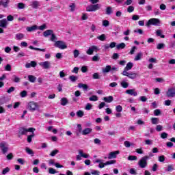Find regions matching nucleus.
Instances as JSON below:
<instances>
[{"label": "nucleus", "instance_id": "nucleus-59", "mask_svg": "<svg viewBox=\"0 0 175 175\" xmlns=\"http://www.w3.org/2000/svg\"><path fill=\"white\" fill-rule=\"evenodd\" d=\"M69 79H70V81H72L74 83L75 81H76V80H77V77H76L75 75H71L69 77Z\"/></svg>", "mask_w": 175, "mask_h": 175}, {"label": "nucleus", "instance_id": "nucleus-18", "mask_svg": "<svg viewBox=\"0 0 175 175\" xmlns=\"http://www.w3.org/2000/svg\"><path fill=\"white\" fill-rule=\"evenodd\" d=\"M115 163H117V161L116 160H109L108 161H106L105 164H103V166L101 167H105V166H107L109 165H115Z\"/></svg>", "mask_w": 175, "mask_h": 175}, {"label": "nucleus", "instance_id": "nucleus-6", "mask_svg": "<svg viewBox=\"0 0 175 175\" xmlns=\"http://www.w3.org/2000/svg\"><path fill=\"white\" fill-rule=\"evenodd\" d=\"M54 46L60 50H65V49H68V45H66V43L62 40L56 41Z\"/></svg>", "mask_w": 175, "mask_h": 175}, {"label": "nucleus", "instance_id": "nucleus-21", "mask_svg": "<svg viewBox=\"0 0 175 175\" xmlns=\"http://www.w3.org/2000/svg\"><path fill=\"white\" fill-rule=\"evenodd\" d=\"M78 152L82 158H90V154L84 153V151L83 150H79Z\"/></svg>", "mask_w": 175, "mask_h": 175}, {"label": "nucleus", "instance_id": "nucleus-55", "mask_svg": "<svg viewBox=\"0 0 175 175\" xmlns=\"http://www.w3.org/2000/svg\"><path fill=\"white\" fill-rule=\"evenodd\" d=\"M134 10H135V7L132 5L129 6V8H127L128 13H132V12H133Z\"/></svg>", "mask_w": 175, "mask_h": 175}, {"label": "nucleus", "instance_id": "nucleus-14", "mask_svg": "<svg viewBox=\"0 0 175 175\" xmlns=\"http://www.w3.org/2000/svg\"><path fill=\"white\" fill-rule=\"evenodd\" d=\"M167 96L168 98H174L175 96V88H170L167 92Z\"/></svg>", "mask_w": 175, "mask_h": 175}, {"label": "nucleus", "instance_id": "nucleus-52", "mask_svg": "<svg viewBox=\"0 0 175 175\" xmlns=\"http://www.w3.org/2000/svg\"><path fill=\"white\" fill-rule=\"evenodd\" d=\"M33 136H35V133L33 132H32V135H29L27 137V142H28V143H31V142H32V137H33Z\"/></svg>", "mask_w": 175, "mask_h": 175}, {"label": "nucleus", "instance_id": "nucleus-12", "mask_svg": "<svg viewBox=\"0 0 175 175\" xmlns=\"http://www.w3.org/2000/svg\"><path fill=\"white\" fill-rule=\"evenodd\" d=\"M0 148L2 150L3 154H6L8 152L9 148L8 147V145L5 143L2 142L0 144Z\"/></svg>", "mask_w": 175, "mask_h": 175}, {"label": "nucleus", "instance_id": "nucleus-47", "mask_svg": "<svg viewBox=\"0 0 175 175\" xmlns=\"http://www.w3.org/2000/svg\"><path fill=\"white\" fill-rule=\"evenodd\" d=\"M165 47V44L159 43L157 44V50H162Z\"/></svg>", "mask_w": 175, "mask_h": 175}, {"label": "nucleus", "instance_id": "nucleus-53", "mask_svg": "<svg viewBox=\"0 0 175 175\" xmlns=\"http://www.w3.org/2000/svg\"><path fill=\"white\" fill-rule=\"evenodd\" d=\"M81 70L83 73H85V72H88V67H87L86 66H83L81 67Z\"/></svg>", "mask_w": 175, "mask_h": 175}, {"label": "nucleus", "instance_id": "nucleus-43", "mask_svg": "<svg viewBox=\"0 0 175 175\" xmlns=\"http://www.w3.org/2000/svg\"><path fill=\"white\" fill-rule=\"evenodd\" d=\"M9 172H10V168H9L8 167H6L5 168H4L2 171V174L5 175V174H8V173H9Z\"/></svg>", "mask_w": 175, "mask_h": 175}, {"label": "nucleus", "instance_id": "nucleus-3", "mask_svg": "<svg viewBox=\"0 0 175 175\" xmlns=\"http://www.w3.org/2000/svg\"><path fill=\"white\" fill-rule=\"evenodd\" d=\"M150 25H154L155 27H159V25H161V20L157 18H152L149 19L146 23V27H150Z\"/></svg>", "mask_w": 175, "mask_h": 175}, {"label": "nucleus", "instance_id": "nucleus-2", "mask_svg": "<svg viewBox=\"0 0 175 175\" xmlns=\"http://www.w3.org/2000/svg\"><path fill=\"white\" fill-rule=\"evenodd\" d=\"M39 104L35 101H30L27 104V109L30 111H36L40 109Z\"/></svg>", "mask_w": 175, "mask_h": 175}, {"label": "nucleus", "instance_id": "nucleus-34", "mask_svg": "<svg viewBox=\"0 0 175 175\" xmlns=\"http://www.w3.org/2000/svg\"><path fill=\"white\" fill-rule=\"evenodd\" d=\"M120 85L122 87V88H128V87H129V83H128L126 81H122L120 83Z\"/></svg>", "mask_w": 175, "mask_h": 175}, {"label": "nucleus", "instance_id": "nucleus-50", "mask_svg": "<svg viewBox=\"0 0 175 175\" xmlns=\"http://www.w3.org/2000/svg\"><path fill=\"white\" fill-rule=\"evenodd\" d=\"M116 110L117 113H121V111H122V106L117 105L116 107Z\"/></svg>", "mask_w": 175, "mask_h": 175}, {"label": "nucleus", "instance_id": "nucleus-24", "mask_svg": "<svg viewBox=\"0 0 175 175\" xmlns=\"http://www.w3.org/2000/svg\"><path fill=\"white\" fill-rule=\"evenodd\" d=\"M113 98L112 96H109L103 98V100L105 102H107V103H111V102H113Z\"/></svg>", "mask_w": 175, "mask_h": 175}, {"label": "nucleus", "instance_id": "nucleus-9", "mask_svg": "<svg viewBox=\"0 0 175 175\" xmlns=\"http://www.w3.org/2000/svg\"><path fill=\"white\" fill-rule=\"evenodd\" d=\"M100 9V4L90 5L86 8V12H96Z\"/></svg>", "mask_w": 175, "mask_h": 175}, {"label": "nucleus", "instance_id": "nucleus-16", "mask_svg": "<svg viewBox=\"0 0 175 175\" xmlns=\"http://www.w3.org/2000/svg\"><path fill=\"white\" fill-rule=\"evenodd\" d=\"M53 33H54V31L51 29H48L43 32V36L44 38H47L48 36H51Z\"/></svg>", "mask_w": 175, "mask_h": 175}, {"label": "nucleus", "instance_id": "nucleus-48", "mask_svg": "<svg viewBox=\"0 0 175 175\" xmlns=\"http://www.w3.org/2000/svg\"><path fill=\"white\" fill-rule=\"evenodd\" d=\"M18 9H24L25 8V4L24 3H18L17 4Z\"/></svg>", "mask_w": 175, "mask_h": 175}, {"label": "nucleus", "instance_id": "nucleus-49", "mask_svg": "<svg viewBox=\"0 0 175 175\" xmlns=\"http://www.w3.org/2000/svg\"><path fill=\"white\" fill-rule=\"evenodd\" d=\"M25 151L27 153H28L29 155H33V151L29 148H26Z\"/></svg>", "mask_w": 175, "mask_h": 175}, {"label": "nucleus", "instance_id": "nucleus-13", "mask_svg": "<svg viewBox=\"0 0 175 175\" xmlns=\"http://www.w3.org/2000/svg\"><path fill=\"white\" fill-rule=\"evenodd\" d=\"M126 94L128 95H131V96H137V92L135 89H130L126 90Z\"/></svg>", "mask_w": 175, "mask_h": 175}, {"label": "nucleus", "instance_id": "nucleus-57", "mask_svg": "<svg viewBox=\"0 0 175 175\" xmlns=\"http://www.w3.org/2000/svg\"><path fill=\"white\" fill-rule=\"evenodd\" d=\"M58 152H59V150L55 149L51 152L50 155H51V157H55V155H57V154H58Z\"/></svg>", "mask_w": 175, "mask_h": 175}, {"label": "nucleus", "instance_id": "nucleus-62", "mask_svg": "<svg viewBox=\"0 0 175 175\" xmlns=\"http://www.w3.org/2000/svg\"><path fill=\"white\" fill-rule=\"evenodd\" d=\"M49 172L50 174H55V173H58V172L55 171L53 168L49 167Z\"/></svg>", "mask_w": 175, "mask_h": 175}, {"label": "nucleus", "instance_id": "nucleus-39", "mask_svg": "<svg viewBox=\"0 0 175 175\" xmlns=\"http://www.w3.org/2000/svg\"><path fill=\"white\" fill-rule=\"evenodd\" d=\"M74 58H77L80 55V51L75 49L73 51Z\"/></svg>", "mask_w": 175, "mask_h": 175}, {"label": "nucleus", "instance_id": "nucleus-22", "mask_svg": "<svg viewBox=\"0 0 175 175\" xmlns=\"http://www.w3.org/2000/svg\"><path fill=\"white\" fill-rule=\"evenodd\" d=\"M8 26V21L6 19H3L0 21V27L1 28H6Z\"/></svg>", "mask_w": 175, "mask_h": 175}, {"label": "nucleus", "instance_id": "nucleus-31", "mask_svg": "<svg viewBox=\"0 0 175 175\" xmlns=\"http://www.w3.org/2000/svg\"><path fill=\"white\" fill-rule=\"evenodd\" d=\"M38 29H39L40 31H44V29H47V25L46 23H44L40 26H38Z\"/></svg>", "mask_w": 175, "mask_h": 175}, {"label": "nucleus", "instance_id": "nucleus-42", "mask_svg": "<svg viewBox=\"0 0 175 175\" xmlns=\"http://www.w3.org/2000/svg\"><path fill=\"white\" fill-rule=\"evenodd\" d=\"M103 24V27H109V25H110V22H109V21L107 20H103L102 22Z\"/></svg>", "mask_w": 175, "mask_h": 175}, {"label": "nucleus", "instance_id": "nucleus-35", "mask_svg": "<svg viewBox=\"0 0 175 175\" xmlns=\"http://www.w3.org/2000/svg\"><path fill=\"white\" fill-rule=\"evenodd\" d=\"M151 122L153 124H157L159 123V118H151Z\"/></svg>", "mask_w": 175, "mask_h": 175}, {"label": "nucleus", "instance_id": "nucleus-60", "mask_svg": "<svg viewBox=\"0 0 175 175\" xmlns=\"http://www.w3.org/2000/svg\"><path fill=\"white\" fill-rule=\"evenodd\" d=\"M77 117L81 118V117H83V116H84V112L81 110H79L77 112Z\"/></svg>", "mask_w": 175, "mask_h": 175}, {"label": "nucleus", "instance_id": "nucleus-19", "mask_svg": "<svg viewBox=\"0 0 175 175\" xmlns=\"http://www.w3.org/2000/svg\"><path fill=\"white\" fill-rule=\"evenodd\" d=\"M25 36L24 35V33H18L15 35V39L16 40H23V39H24V37Z\"/></svg>", "mask_w": 175, "mask_h": 175}, {"label": "nucleus", "instance_id": "nucleus-8", "mask_svg": "<svg viewBox=\"0 0 175 175\" xmlns=\"http://www.w3.org/2000/svg\"><path fill=\"white\" fill-rule=\"evenodd\" d=\"M98 51H99V48L96 45H92L88 48L86 51V54H88V55H92L94 52L98 53Z\"/></svg>", "mask_w": 175, "mask_h": 175}, {"label": "nucleus", "instance_id": "nucleus-56", "mask_svg": "<svg viewBox=\"0 0 175 175\" xmlns=\"http://www.w3.org/2000/svg\"><path fill=\"white\" fill-rule=\"evenodd\" d=\"M163 129V126H162V125H161V124H159L156 126V131L157 132H161V131H162Z\"/></svg>", "mask_w": 175, "mask_h": 175}, {"label": "nucleus", "instance_id": "nucleus-45", "mask_svg": "<svg viewBox=\"0 0 175 175\" xmlns=\"http://www.w3.org/2000/svg\"><path fill=\"white\" fill-rule=\"evenodd\" d=\"M51 42H57L55 40H57V36H55V34H54V33L51 36V38H50Z\"/></svg>", "mask_w": 175, "mask_h": 175}, {"label": "nucleus", "instance_id": "nucleus-40", "mask_svg": "<svg viewBox=\"0 0 175 175\" xmlns=\"http://www.w3.org/2000/svg\"><path fill=\"white\" fill-rule=\"evenodd\" d=\"M89 100H90V102H96V100H98V96H92L89 98Z\"/></svg>", "mask_w": 175, "mask_h": 175}, {"label": "nucleus", "instance_id": "nucleus-26", "mask_svg": "<svg viewBox=\"0 0 175 175\" xmlns=\"http://www.w3.org/2000/svg\"><path fill=\"white\" fill-rule=\"evenodd\" d=\"M10 2V0H1V3L4 8H8V6H9Z\"/></svg>", "mask_w": 175, "mask_h": 175}, {"label": "nucleus", "instance_id": "nucleus-36", "mask_svg": "<svg viewBox=\"0 0 175 175\" xmlns=\"http://www.w3.org/2000/svg\"><path fill=\"white\" fill-rule=\"evenodd\" d=\"M97 39H98V40H100L101 42H105V40H106V35L101 34L100 36L97 37Z\"/></svg>", "mask_w": 175, "mask_h": 175}, {"label": "nucleus", "instance_id": "nucleus-38", "mask_svg": "<svg viewBox=\"0 0 175 175\" xmlns=\"http://www.w3.org/2000/svg\"><path fill=\"white\" fill-rule=\"evenodd\" d=\"M124 145L125 147H126V148H129L131 146H133V143H131L129 141H125L124 142Z\"/></svg>", "mask_w": 175, "mask_h": 175}, {"label": "nucleus", "instance_id": "nucleus-27", "mask_svg": "<svg viewBox=\"0 0 175 175\" xmlns=\"http://www.w3.org/2000/svg\"><path fill=\"white\" fill-rule=\"evenodd\" d=\"M156 35L157 36H160L162 39H165V35L162 34V30L161 29H157L156 31Z\"/></svg>", "mask_w": 175, "mask_h": 175}, {"label": "nucleus", "instance_id": "nucleus-37", "mask_svg": "<svg viewBox=\"0 0 175 175\" xmlns=\"http://www.w3.org/2000/svg\"><path fill=\"white\" fill-rule=\"evenodd\" d=\"M116 49L118 50H120L121 49H125V43L122 42L120 44H118V45H116Z\"/></svg>", "mask_w": 175, "mask_h": 175}, {"label": "nucleus", "instance_id": "nucleus-28", "mask_svg": "<svg viewBox=\"0 0 175 175\" xmlns=\"http://www.w3.org/2000/svg\"><path fill=\"white\" fill-rule=\"evenodd\" d=\"M78 87L79 88H83V90H84L85 91L88 90V85L87 84L79 83Z\"/></svg>", "mask_w": 175, "mask_h": 175}, {"label": "nucleus", "instance_id": "nucleus-29", "mask_svg": "<svg viewBox=\"0 0 175 175\" xmlns=\"http://www.w3.org/2000/svg\"><path fill=\"white\" fill-rule=\"evenodd\" d=\"M62 106H66L68 105V98L64 97L60 100Z\"/></svg>", "mask_w": 175, "mask_h": 175}, {"label": "nucleus", "instance_id": "nucleus-20", "mask_svg": "<svg viewBox=\"0 0 175 175\" xmlns=\"http://www.w3.org/2000/svg\"><path fill=\"white\" fill-rule=\"evenodd\" d=\"M94 163H99V164H98V167H99L100 169H103V167H101V166H103V165H105V163H103V160H102V159H97L94 161Z\"/></svg>", "mask_w": 175, "mask_h": 175}, {"label": "nucleus", "instance_id": "nucleus-44", "mask_svg": "<svg viewBox=\"0 0 175 175\" xmlns=\"http://www.w3.org/2000/svg\"><path fill=\"white\" fill-rule=\"evenodd\" d=\"M174 170V167H173V165H169L165 170V172H173Z\"/></svg>", "mask_w": 175, "mask_h": 175}, {"label": "nucleus", "instance_id": "nucleus-51", "mask_svg": "<svg viewBox=\"0 0 175 175\" xmlns=\"http://www.w3.org/2000/svg\"><path fill=\"white\" fill-rule=\"evenodd\" d=\"M128 160H129V161H137V157H136V156H132V155L129 156Z\"/></svg>", "mask_w": 175, "mask_h": 175}, {"label": "nucleus", "instance_id": "nucleus-30", "mask_svg": "<svg viewBox=\"0 0 175 175\" xmlns=\"http://www.w3.org/2000/svg\"><path fill=\"white\" fill-rule=\"evenodd\" d=\"M12 80V81H14V83H20L21 79H20V77H18L16 75H13Z\"/></svg>", "mask_w": 175, "mask_h": 175}, {"label": "nucleus", "instance_id": "nucleus-63", "mask_svg": "<svg viewBox=\"0 0 175 175\" xmlns=\"http://www.w3.org/2000/svg\"><path fill=\"white\" fill-rule=\"evenodd\" d=\"M154 115L156 116H160L161 115V109H155L154 111Z\"/></svg>", "mask_w": 175, "mask_h": 175}, {"label": "nucleus", "instance_id": "nucleus-64", "mask_svg": "<svg viewBox=\"0 0 175 175\" xmlns=\"http://www.w3.org/2000/svg\"><path fill=\"white\" fill-rule=\"evenodd\" d=\"M93 79H94L95 80H97L99 79V73L96 72L93 74Z\"/></svg>", "mask_w": 175, "mask_h": 175}, {"label": "nucleus", "instance_id": "nucleus-10", "mask_svg": "<svg viewBox=\"0 0 175 175\" xmlns=\"http://www.w3.org/2000/svg\"><path fill=\"white\" fill-rule=\"evenodd\" d=\"M120 154L119 150L111 152L109 153L107 159H116L117 158V156Z\"/></svg>", "mask_w": 175, "mask_h": 175}, {"label": "nucleus", "instance_id": "nucleus-58", "mask_svg": "<svg viewBox=\"0 0 175 175\" xmlns=\"http://www.w3.org/2000/svg\"><path fill=\"white\" fill-rule=\"evenodd\" d=\"M92 109V105L91 103L86 104L85 107V110H91Z\"/></svg>", "mask_w": 175, "mask_h": 175}, {"label": "nucleus", "instance_id": "nucleus-54", "mask_svg": "<svg viewBox=\"0 0 175 175\" xmlns=\"http://www.w3.org/2000/svg\"><path fill=\"white\" fill-rule=\"evenodd\" d=\"M135 33H139V35H143L144 31L142 30V29H136L134 30Z\"/></svg>", "mask_w": 175, "mask_h": 175}, {"label": "nucleus", "instance_id": "nucleus-23", "mask_svg": "<svg viewBox=\"0 0 175 175\" xmlns=\"http://www.w3.org/2000/svg\"><path fill=\"white\" fill-rule=\"evenodd\" d=\"M142 58H143V53L139 52V53H137V55H135V57L134 58V61H140V59H142Z\"/></svg>", "mask_w": 175, "mask_h": 175}, {"label": "nucleus", "instance_id": "nucleus-46", "mask_svg": "<svg viewBox=\"0 0 175 175\" xmlns=\"http://www.w3.org/2000/svg\"><path fill=\"white\" fill-rule=\"evenodd\" d=\"M20 95L21 98H25V96L28 95V92L25 90H23L20 93Z\"/></svg>", "mask_w": 175, "mask_h": 175}, {"label": "nucleus", "instance_id": "nucleus-11", "mask_svg": "<svg viewBox=\"0 0 175 175\" xmlns=\"http://www.w3.org/2000/svg\"><path fill=\"white\" fill-rule=\"evenodd\" d=\"M40 66H42L44 69H50L51 64L49 61H45L39 63Z\"/></svg>", "mask_w": 175, "mask_h": 175}, {"label": "nucleus", "instance_id": "nucleus-5", "mask_svg": "<svg viewBox=\"0 0 175 175\" xmlns=\"http://www.w3.org/2000/svg\"><path fill=\"white\" fill-rule=\"evenodd\" d=\"M35 128L32 127L29 128L28 129L25 128H21L18 133V137H20V136H23V135H27L28 132H35Z\"/></svg>", "mask_w": 175, "mask_h": 175}, {"label": "nucleus", "instance_id": "nucleus-41", "mask_svg": "<svg viewBox=\"0 0 175 175\" xmlns=\"http://www.w3.org/2000/svg\"><path fill=\"white\" fill-rule=\"evenodd\" d=\"M113 13V8L107 7L106 9V14H111Z\"/></svg>", "mask_w": 175, "mask_h": 175}, {"label": "nucleus", "instance_id": "nucleus-17", "mask_svg": "<svg viewBox=\"0 0 175 175\" xmlns=\"http://www.w3.org/2000/svg\"><path fill=\"white\" fill-rule=\"evenodd\" d=\"M36 29H38V25H34L31 27H27L26 28V30L27 31V32H33V31H36Z\"/></svg>", "mask_w": 175, "mask_h": 175}, {"label": "nucleus", "instance_id": "nucleus-15", "mask_svg": "<svg viewBox=\"0 0 175 175\" xmlns=\"http://www.w3.org/2000/svg\"><path fill=\"white\" fill-rule=\"evenodd\" d=\"M31 6L33 9H38V8H40V2L38 1H33L31 2Z\"/></svg>", "mask_w": 175, "mask_h": 175}, {"label": "nucleus", "instance_id": "nucleus-4", "mask_svg": "<svg viewBox=\"0 0 175 175\" xmlns=\"http://www.w3.org/2000/svg\"><path fill=\"white\" fill-rule=\"evenodd\" d=\"M147 161H148V156H144L139 159L138 165L141 169H145V167L148 166V163Z\"/></svg>", "mask_w": 175, "mask_h": 175}, {"label": "nucleus", "instance_id": "nucleus-25", "mask_svg": "<svg viewBox=\"0 0 175 175\" xmlns=\"http://www.w3.org/2000/svg\"><path fill=\"white\" fill-rule=\"evenodd\" d=\"M111 70V66L108 65L102 69L103 73H109Z\"/></svg>", "mask_w": 175, "mask_h": 175}, {"label": "nucleus", "instance_id": "nucleus-7", "mask_svg": "<svg viewBox=\"0 0 175 175\" xmlns=\"http://www.w3.org/2000/svg\"><path fill=\"white\" fill-rule=\"evenodd\" d=\"M78 131L79 133H82V135L85 136V135H90L92 132V129L88 127L85 129L83 130L81 128V124H78L77 125Z\"/></svg>", "mask_w": 175, "mask_h": 175}, {"label": "nucleus", "instance_id": "nucleus-32", "mask_svg": "<svg viewBox=\"0 0 175 175\" xmlns=\"http://www.w3.org/2000/svg\"><path fill=\"white\" fill-rule=\"evenodd\" d=\"M69 8H70V12H75V10H76V3H70Z\"/></svg>", "mask_w": 175, "mask_h": 175}, {"label": "nucleus", "instance_id": "nucleus-33", "mask_svg": "<svg viewBox=\"0 0 175 175\" xmlns=\"http://www.w3.org/2000/svg\"><path fill=\"white\" fill-rule=\"evenodd\" d=\"M28 79L30 83H35V81H36V77L33 75H29Z\"/></svg>", "mask_w": 175, "mask_h": 175}, {"label": "nucleus", "instance_id": "nucleus-1", "mask_svg": "<svg viewBox=\"0 0 175 175\" xmlns=\"http://www.w3.org/2000/svg\"><path fill=\"white\" fill-rule=\"evenodd\" d=\"M132 68H133V63L132 62H129L126 67L124 68L122 75L123 76H126L127 77H129V79H136V77H137V73L136 72H129V70H131V69H132Z\"/></svg>", "mask_w": 175, "mask_h": 175}, {"label": "nucleus", "instance_id": "nucleus-61", "mask_svg": "<svg viewBox=\"0 0 175 175\" xmlns=\"http://www.w3.org/2000/svg\"><path fill=\"white\" fill-rule=\"evenodd\" d=\"M129 173H130V174H133V175L137 174V172H136V170H135V168L130 169Z\"/></svg>", "mask_w": 175, "mask_h": 175}]
</instances>
